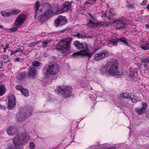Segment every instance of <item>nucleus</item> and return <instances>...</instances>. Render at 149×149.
<instances>
[{
	"label": "nucleus",
	"mask_w": 149,
	"mask_h": 149,
	"mask_svg": "<svg viewBox=\"0 0 149 149\" xmlns=\"http://www.w3.org/2000/svg\"><path fill=\"white\" fill-rule=\"evenodd\" d=\"M71 2L69 1H66L64 4H63L61 7V9H59L57 8L56 10L58 13H61L63 12H65L68 10H69L71 8Z\"/></svg>",
	"instance_id": "14"
},
{
	"label": "nucleus",
	"mask_w": 149,
	"mask_h": 149,
	"mask_svg": "<svg viewBox=\"0 0 149 149\" xmlns=\"http://www.w3.org/2000/svg\"><path fill=\"white\" fill-rule=\"evenodd\" d=\"M1 14L3 17H8L11 15V12L5 11L1 12Z\"/></svg>",
	"instance_id": "23"
},
{
	"label": "nucleus",
	"mask_w": 149,
	"mask_h": 149,
	"mask_svg": "<svg viewBox=\"0 0 149 149\" xmlns=\"http://www.w3.org/2000/svg\"><path fill=\"white\" fill-rule=\"evenodd\" d=\"M140 47L143 50H148L149 49V43L146 42L145 46H141Z\"/></svg>",
	"instance_id": "31"
},
{
	"label": "nucleus",
	"mask_w": 149,
	"mask_h": 149,
	"mask_svg": "<svg viewBox=\"0 0 149 149\" xmlns=\"http://www.w3.org/2000/svg\"><path fill=\"white\" fill-rule=\"evenodd\" d=\"M72 90L70 86H64L59 87L55 91L58 95L67 97L71 96Z\"/></svg>",
	"instance_id": "7"
},
{
	"label": "nucleus",
	"mask_w": 149,
	"mask_h": 149,
	"mask_svg": "<svg viewBox=\"0 0 149 149\" xmlns=\"http://www.w3.org/2000/svg\"><path fill=\"white\" fill-rule=\"evenodd\" d=\"M16 135L12 139L14 145H8L6 149H22L19 146L23 143H26L29 139L28 135L25 134L19 133Z\"/></svg>",
	"instance_id": "4"
},
{
	"label": "nucleus",
	"mask_w": 149,
	"mask_h": 149,
	"mask_svg": "<svg viewBox=\"0 0 149 149\" xmlns=\"http://www.w3.org/2000/svg\"><path fill=\"white\" fill-rule=\"evenodd\" d=\"M120 41L122 42H123L124 44L127 46H129L127 40L125 38H121L119 39H118L116 37L113 36L111 37V39L107 41L108 45L109 47H111L112 46H116L117 44V42Z\"/></svg>",
	"instance_id": "9"
},
{
	"label": "nucleus",
	"mask_w": 149,
	"mask_h": 149,
	"mask_svg": "<svg viewBox=\"0 0 149 149\" xmlns=\"http://www.w3.org/2000/svg\"><path fill=\"white\" fill-rule=\"evenodd\" d=\"M11 55H12L13 54H14L16 53H17L16 51L15 50H12L11 51Z\"/></svg>",
	"instance_id": "46"
},
{
	"label": "nucleus",
	"mask_w": 149,
	"mask_h": 149,
	"mask_svg": "<svg viewBox=\"0 0 149 149\" xmlns=\"http://www.w3.org/2000/svg\"><path fill=\"white\" fill-rule=\"evenodd\" d=\"M6 132L9 135L14 136L18 134L17 128L14 126L9 127L7 129Z\"/></svg>",
	"instance_id": "16"
},
{
	"label": "nucleus",
	"mask_w": 149,
	"mask_h": 149,
	"mask_svg": "<svg viewBox=\"0 0 149 149\" xmlns=\"http://www.w3.org/2000/svg\"><path fill=\"white\" fill-rule=\"evenodd\" d=\"M98 0H88L87 3L89 4H94L96 3Z\"/></svg>",
	"instance_id": "33"
},
{
	"label": "nucleus",
	"mask_w": 149,
	"mask_h": 149,
	"mask_svg": "<svg viewBox=\"0 0 149 149\" xmlns=\"http://www.w3.org/2000/svg\"><path fill=\"white\" fill-rule=\"evenodd\" d=\"M3 66V64L2 62L0 61V69Z\"/></svg>",
	"instance_id": "49"
},
{
	"label": "nucleus",
	"mask_w": 149,
	"mask_h": 149,
	"mask_svg": "<svg viewBox=\"0 0 149 149\" xmlns=\"http://www.w3.org/2000/svg\"><path fill=\"white\" fill-rule=\"evenodd\" d=\"M131 100L133 103H136L137 102L138 97L137 96L132 94L131 97Z\"/></svg>",
	"instance_id": "25"
},
{
	"label": "nucleus",
	"mask_w": 149,
	"mask_h": 149,
	"mask_svg": "<svg viewBox=\"0 0 149 149\" xmlns=\"http://www.w3.org/2000/svg\"><path fill=\"white\" fill-rule=\"evenodd\" d=\"M36 45L35 42H31L29 44V47H32L33 46H35Z\"/></svg>",
	"instance_id": "42"
},
{
	"label": "nucleus",
	"mask_w": 149,
	"mask_h": 149,
	"mask_svg": "<svg viewBox=\"0 0 149 149\" xmlns=\"http://www.w3.org/2000/svg\"><path fill=\"white\" fill-rule=\"evenodd\" d=\"M118 60L116 59H110L108 61L106 64L102 67L101 72L103 73H105L108 72L112 75H123V73L120 71L118 68Z\"/></svg>",
	"instance_id": "2"
},
{
	"label": "nucleus",
	"mask_w": 149,
	"mask_h": 149,
	"mask_svg": "<svg viewBox=\"0 0 149 149\" xmlns=\"http://www.w3.org/2000/svg\"><path fill=\"white\" fill-rule=\"evenodd\" d=\"M3 27V26L1 25H0V28L2 29Z\"/></svg>",
	"instance_id": "55"
},
{
	"label": "nucleus",
	"mask_w": 149,
	"mask_h": 149,
	"mask_svg": "<svg viewBox=\"0 0 149 149\" xmlns=\"http://www.w3.org/2000/svg\"><path fill=\"white\" fill-rule=\"evenodd\" d=\"M131 70H130L129 71L130 72V73L129 72V71L128 72H127L129 74L130 76H131V77H133L134 75H135V73H137L138 72V70L137 69H134L133 70V72L132 73V72H131Z\"/></svg>",
	"instance_id": "27"
},
{
	"label": "nucleus",
	"mask_w": 149,
	"mask_h": 149,
	"mask_svg": "<svg viewBox=\"0 0 149 149\" xmlns=\"http://www.w3.org/2000/svg\"><path fill=\"white\" fill-rule=\"evenodd\" d=\"M20 58H16L15 59V61H19Z\"/></svg>",
	"instance_id": "47"
},
{
	"label": "nucleus",
	"mask_w": 149,
	"mask_h": 149,
	"mask_svg": "<svg viewBox=\"0 0 149 149\" xmlns=\"http://www.w3.org/2000/svg\"><path fill=\"white\" fill-rule=\"evenodd\" d=\"M32 111V109H30L27 113H24L23 114H21L20 117L17 118L18 120L20 122L24 120L25 119L31 115Z\"/></svg>",
	"instance_id": "18"
},
{
	"label": "nucleus",
	"mask_w": 149,
	"mask_h": 149,
	"mask_svg": "<svg viewBox=\"0 0 149 149\" xmlns=\"http://www.w3.org/2000/svg\"><path fill=\"white\" fill-rule=\"evenodd\" d=\"M113 9L111 8L107 15L106 13H105L102 14V18H103L106 16H107V20L110 19L109 22L110 23L116 24H121V26L120 27L125 28L126 24L125 23L126 20L124 19L123 17L119 18L117 19H114L111 18V17L114 16V14L113 13Z\"/></svg>",
	"instance_id": "5"
},
{
	"label": "nucleus",
	"mask_w": 149,
	"mask_h": 149,
	"mask_svg": "<svg viewBox=\"0 0 149 149\" xmlns=\"http://www.w3.org/2000/svg\"><path fill=\"white\" fill-rule=\"evenodd\" d=\"M33 65L35 67H38L41 65V63L39 62L35 61L32 62Z\"/></svg>",
	"instance_id": "32"
},
{
	"label": "nucleus",
	"mask_w": 149,
	"mask_h": 149,
	"mask_svg": "<svg viewBox=\"0 0 149 149\" xmlns=\"http://www.w3.org/2000/svg\"><path fill=\"white\" fill-rule=\"evenodd\" d=\"M17 52H23V50L20 48H18L16 49V50H15Z\"/></svg>",
	"instance_id": "43"
},
{
	"label": "nucleus",
	"mask_w": 149,
	"mask_h": 149,
	"mask_svg": "<svg viewBox=\"0 0 149 149\" xmlns=\"http://www.w3.org/2000/svg\"><path fill=\"white\" fill-rule=\"evenodd\" d=\"M35 144L33 142H30L29 144V147L30 149H34L35 147Z\"/></svg>",
	"instance_id": "36"
},
{
	"label": "nucleus",
	"mask_w": 149,
	"mask_h": 149,
	"mask_svg": "<svg viewBox=\"0 0 149 149\" xmlns=\"http://www.w3.org/2000/svg\"><path fill=\"white\" fill-rule=\"evenodd\" d=\"M115 103L118 107H127L129 105V104L127 102H121L120 101H118V100H116L115 101Z\"/></svg>",
	"instance_id": "20"
},
{
	"label": "nucleus",
	"mask_w": 149,
	"mask_h": 149,
	"mask_svg": "<svg viewBox=\"0 0 149 149\" xmlns=\"http://www.w3.org/2000/svg\"><path fill=\"white\" fill-rule=\"evenodd\" d=\"M59 70V67L56 64H52L48 66L46 70H44L45 77L47 78L49 77L51 75L57 73Z\"/></svg>",
	"instance_id": "8"
},
{
	"label": "nucleus",
	"mask_w": 149,
	"mask_h": 149,
	"mask_svg": "<svg viewBox=\"0 0 149 149\" xmlns=\"http://www.w3.org/2000/svg\"><path fill=\"white\" fill-rule=\"evenodd\" d=\"M26 18V16L24 14H20L17 17L14 23V25L16 27L10 29V30L12 31H16L19 27V26L24 22Z\"/></svg>",
	"instance_id": "10"
},
{
	"label": "nucleus",
	"mask_w": 149,
	"mask_h": 149,
	"mask_svg": "<svg viewBox=\"0 0 149 149\" xmlns=\"http://www.w3.org/2000/svg\"><path fill=\"white\" fill-rule=\"evenodd\" d=\"M16 89L20 91L21 92L24 89L22 86L21 85H17L16 86Z\"/></svg>",
	"instance_id": "35"
},
{
	"label": "nucleus",
	"mask_w": 149,
	"mask_h": 149,
	"mask_svg": "<svg viewBox=\"0 0 149 149\" xmlns=\"http://www.w3.org/2000/svg\"><path fill=\"white\" fill-rule=\"evenodd\" d=\"M146 117L149 119V113H146Z\"/></svg>",
	"instance_id": "50"
},
{
	"label": "nucleus",
	"mask_w": 149,
	"mask_h": 149,
	"mask_svg": "<svg viewBox=\"0 0 149 149\" xmlns=\"http://www.w3.org/2000/svg\"><path fill=\"white\" fill-rule=\"evenodd\" d=\"M67 23V19L65 16L59 15L58 18L55 20V26L57 27L65 24Z\"/></svg>",
	"instance_id": "13"
},
{
	"label": "nucleus",
	"mask_w": 149,
	"mask_h": 149,
	"mask_svg": "<svg viewBox=\"0 0 149 149\" xmlns=\"http://www.w3.org/2000/svg\"><path fill=\"white\" fill-rule=\"evenodd\" d=\"M50 42L49 41H43L42 42V45L43 47H45Z\"/></svg>",
	"instance_id": "38"
},
{
	"label": "nucleus",
	"mask_w": 149,
	"mask_h": 149,
	"mask_svg": "<svg viewBox=\"0 0 149 149\" xmlns=\"http://www.w3.org/2000/svg\"><path fill=\"white\" fill-rule=\"evenodd\" d=\"M109 55L108 51L106 50H104L95 54L94 60L95 61H100L106 58Z\"/></svg>",
	"instance_id": "11"
},
{
	"label": "nucleus",
	"mask_w": 149,
	"mask_h": 149,
	"mask_svg": "<svg viewBox=\"0 0 149 149\" xmlns=\"http://www.w3.org/2000/svg\"><path fill=\"white\" fill-rule=\"evenodd\" d=\"M3 62L6 63L9 61L10 58L6 55H4L1 57Z\"/></svg>",
	"instance_id": "26"
},
{
	"label": "nucleus",
	"mask_w": 149,
	"mask_h": 149,
	"mask_svg": "<svg viewBox=\"0 0 149 149\" xmlns=\"http://www.w3.org/2000/svg\"><path fill=\"white\" fill-rule=\"evenodd\" d=\"M147 2L146 0H144L142 2V4L143 6H145L147 3Z\"/></svg>",
	"instance_id": "44"
},
{
	"label": "nucleus",
	"mask_w": 149,
	"mask_h": 149,
	"mask_svg": "<svg viewBox=\"0 0 149 149\" xmlns=\"http://www.w3.org/2000/svg\"><path fill=\"white\" fill-rule=\"evenodd\" d=\"M132 94L127 93H122L120 95V98L121 99H123V98L131 99Z\"/></svg>",
	"instance_id": "21"
},
{
	"label": "nucleus",
	"mask_w": 149,
	"mask_h": 149,
	"mask_svg": "<svg viewBox=\"0 0 149 149\" xmlns=\"http://www.w3.org/2000/svg\"><path fill=\"white\" fill-rule=\"evenodd\" d=\"M8 100L9 104L8 108L9 109H12L16 105L15 99L14 95H12L9 96Z\"/></svg>",
	"instance_id": "15"
},
{
	"label": "nucleus",
	"mask_w": 149,
	"mask_h": 149,
	"mask_svg": "<svg viewBox=\"0 0 149 149\" xmlns=\"http://www.w3.org/2000/svg\"><path fill=\"white\" fill-rule=\"evenodd\" d=\"M146 27H147V28H148V27L149 26L148 24H146Z\"/></svg>",
	"instance_id": "54"
},
{
	"label": "nucleus",
	"mask_w": 149,
	"mask_h": 149,
	"mask_svg": "<svg viewBox=\"0 0 149 149\" xmlns=\"http://www.w3.org/2000/svg\"><path fill=\"white\" fill-rule=\"evenodd\" d=\"M102 26L107 27L109 25V23L108 22H102Z\"/></svg>",
	"instance_id": "40"
},
{
	"label": "nucleus",
	"mask_w": 149,
	"mask_h": 149,
	"mask_svg": "<svg viewBox=\"0 0 149 149\" xmlns=\"http://www.w3.org/2000/svg\"><path fill=\"white\" fill-rule=\"evenodd\" d=\"M26 76V73L21 72L19 73L17 76V78L20 80H22Z\"/></svg>",
	"instance_id": "22"
},
{
	"label": "nucleus",
	"mask_w": 149,
	"mask_h": 149,
	"mask_svg": "<svg viewBox=\"0 0 149 149\" xmlns=\"http://www.w3.org/2000/svg\"><path fill=\"white\" fill-rule=\"evenodd\" d=\"M96 98V97L95 94L91 95L90 96V100L92 101H95Z\"/></svg>",
	"instance_id": "34"
},
{
	"label": "nucleus",
	"mask_w": 149,
	"mask_h": 149,
	"mask_svg": "<svg viewBox=\"0 0 149 149\" xmlns=\"http://www.w3.org/2000/svg\"><path fill=\"white\" fill-rule=\"evenodd\" d=\"M7 49H6L4 47L3 48V52H6V50Z\"/></svg>",
	"instance_id": "51"
},
{
	"label": "nucleus",
	"mask_w": 149,
	"mask_h": 149,
	"mask_svg": "<svg viewBox=\"0 0 149 149\" xmlns=\"http://www.w3.org/2000/svg\"><path fill=\"white\" fill-rule=\"evenodd\" d=\"M76 36L78 38L83 39L85 38V36L84 34L80 33L78 32L76 35Z\"/></svg>",
	"instance_id": "30"
},
{
	"label": "nucleus",
	"mask_w": 149,
	"mask_h": 149,
	"mask_svg": "<svg viewBox=\"0 0 149 149\" xmlns=\"http://www.w3.org/2000/svg\"><path fill=\"white\" fill-rule=\"evenodd\" d=\"M21 92L22 94L26 97H27L29 95L28 91L26 89L24 88L21 91Z\"/></svg>",
	"instance_id": "28"
},
{
	"label": "nucleus",
	"mask_w": 149,
	"mask_h": 149,
	"mask_svg": "<svg viewBox=\"0 0 149 149\" xmlns=\"http://www.w3.org/2000/svg\"><path fill=\"white\" fill-rule=\"evenodd\" d=\"M35 7L36 12L34 17L36 19L38 18V14L40 12H41L39 10L40 8V7L41 9L42 8L46 9L45 12L42 14L41 16H39L40 21L41 22H44L46 20L51 17L53 13L56 10V9L55 10H53L52 7L48 3L42 2L40 3L38 1H36L35 3Z\"/></svg>",
	"instance_id": "1"
},
{
	"label": "nucleus",
	"mask_w": 149,
	"mask_h": 149,
	"mask_svg": "<svg viewBox=\"0 0 149 149\" xmlns=\"http://www.w3.org/2000/svg\"><path fill=\"white\" fill-rule=\"evenodd\" d=\"M6 91V88L3 85L0 86V96L3 95Z\"/></svg>",
	"instance_id": "24"
},
{
	"label": "nucleus",
	"mask_w": 149,
	"mask_h": 149,
	"mask_svg": "<svg viewBox=\"0 0 149 149\" xmlns=\"http://www.w3.org/2000/svg\"><path fill=\"white\" fill-rule=\"evenodd\" d=\"M27 74L29 78L34 79L37 75L38 72L35 68H29Z\"/></svg>",
	"instance_id": "17"
},
{
	"label": "nucleus",
	"mask_w": 149,
	"mask_h": 149,
	"mask_svg": "<svg viewBox=\"0 0 149 149\" xmlns=\"http://www.w3.org/2000/svg\"><path fill=\"white\" fill-rule=\"evenodd\" d=\"M137 6V5L136 4H130L128 5L127 6L128 7L131 9H133L135 8L136 6Z\"/></svg>",
	"instance_id": "37"
},
{
	"label": "nucleus",
	"mask_w": 149,
	"mask_h": 149,
	"mask_svg": "<svg viewBox=\"0 0 149 149\" xmlns=\"http://www.w3.org/2000/svg\"><path fill=\"white\" fill-rule=\"evenodd\" d=\"M20 10L18 9H14L11 12V14L13 15H16L20 13Z\"/></svg>",
	"instance_id": "29"
},
{
	"label": "nucleus",
	"mask_w": 149,
	"mask_h": 149,
	"mask_svg": "<svg viewBox=\"0 0 149 149\" xmlns=\"http://www.w3.org/2000/svg\"><path fill=\"white\" fill-rule=\"evenodd\" d=\"M72 40V38H68L60 40L57 44L56 49L62 53L68 52L70 50V42Z\"/></svg>",
	"instance_id": "6"
},
{
	"label": "nucleus",
	"mask_w": 149,
	"mask_h": 149,
	"mask_svg": "<svg viewBox=\"0 0 149 149\" xmlns=\"http://www.w3.org/2000/svg\"><path fill=\"white\" fill-rule=\"evenodd\" d=\"M40 42H41V41H38V42H35L36 45H37V44H38Z\"/></svg>",
	"instance_id": "53"
},
{
	"label": "nucleus",
	"mask_w": 149,
	"mask_h": 149,
	"mask_svg": "<svg viewBox=\"0 0 149 149\" xmlns=\"http://www.w3.org/2000/svg\"><path fill=\"white\" fill-rule=\"evenodd\" d=\"M5 109L6 107L5 106L0 104V109H2L3 110H4Z\"/></svg>",
	"instance_id": "45"
},
{
	"label": "nucleus",
	"mask_w": 149,
	"mask_h": 149,
	"mask_svg": "<svg viewBox=\"0 0 149 149\" xmlns=\"http://www.w3.org/2000/svg\"><path fill=\"white\" fill-rule=\"evenodd\" d=\"M5 48L6 49H8V48L9 44H8L6 43Z\"/></svg>",
	"instance_id": "48"
},
{
	"label": "nucleus",
	"mask_w": 149,
	"mask_h": 149,
	"mask_svg": "<svg viewBox=\"0 0 149 149\" xmlns=\"http://www.w3.org/2000/svg\"><path fill=\"white\" fill-rule=\"evenodd\" d=\"M75 46L79 50H82L80 51L74 53L71 55L73 57L77 56H86L90 59L92 56L93 53L97 50L98 49L95 48V50L91 51L88 47V45L85 42L80 43L79 41H75L74 42Z\"/></svg>",
	"instance_id": "3"
},
{
	"label": "nucleus",
	"mask_w": 149,
	"mask_h": 149,
	"mask_svg": "<svg viewBox=\"0 0 149 149\" xmlns=\"http://www.w3.org/2000/svg\"><path fill=\"white\" fill-rule=\"evenodd\" d=\"M141 107H137L134 108L135 112L139 115H141L144 113L147 110V104L145 102H143Z\"/></svg>",
	"instance_id": "12"
},
{
	"label": "nucleus",
	"mask_w": 149,
	"mask_h": 149,
	"mask_svg": "<svg viewBox=\"0 0 149 149\" xmlns=\"http://www.w3.org/2000/svg\"><path fill=\"white\" fill-rule=\"evenodd\" d=\"M95 26L97 27H100L101 26H102V22H98L97 23L95 22Z\"/></svg>",
	"instance_id": "39"
},
{
	"label": "nucleus",
	"mask_w": 149,
	"mask_h": 149,
	"mask_svg": "<svg viewBox=\"0 0 149 149\" xmlns=\"http://www.w3.org/2000/svg\"><path fill=\"white\" fill-rule=\"evenodd\" d=\"M91 19H91L90 18H88V23L87 24L88 26H90L92 27L95 26V22L93 20H95V18L93 15H92L91 14L88 13Z\"/></svg>",
	"instance_id": "19"
},
{
	"label": "nucleus",
	"mask_w": 149,
	"mask_h": 149,
	"mask_svg": "<svg viewBox=\"0 0 149 149\" xmlns=\"http://www.w3.org/2000/svg\"><path fill=\"white\" fill-rule=\"evenodd\" d=\"M147 113H149V109H148Z\"/></svg>",
	"instance_id": "56"
},
{
	"label": "nucleus",
	"mask_w": 149,
	"mask_h": 149,
	"mask_svg": "<svg viewBox=\"0 0 149 149\" xmlns=\"http://www.w3.org/2000/svg\"><path fill=\"white\" fill-rule=\"evenodd\" d=\"M147 8L149 10V3L147 5Z\"/></svg>",
	"instance_id": "52"
},
{
	"label": "nucleus",
	"mask_w": 149,
	"mask_h": 149,
	"mask_svg": "<svg viewBox=\"0 0 149 149\" xmlns=\"http://www.w3.org/2000/svg\"><path fill=\"white\" fill-rule=\"evenodd\" d=\"M148 58H143L141 60V61L142 62H144V63H147L148 62H149V61L148 59Z\"/></svg>",
	"instance_id": "41"
}]
</instances>
